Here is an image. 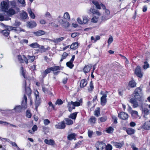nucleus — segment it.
Returning a JSON list of instances; mask_svg holds the SVG:
<instances>
[{
    "label": "nucleus",
    "instance_id": "1",
    "mask_svg": "<svg viewBox=\"0 0 150 150\" xmlns=\"http://www.w3.org/2000/svg\"><path fill=\"white\" fill-rule=\"evenodd\" d=\"M9 2L8 0L3 1L1 4V7L2 10L6 12L7 14L9 16H11L15 13V11L12 8H10L8 10L9 6Z\"/></svg>",
    "mask_w": 150,
    "mask_h": 150
},
{
    "label": "nucleus",
    "instance_id": "2",
    "mask_svg": "<svg viewBox=\"0 0 150 150\" xmlns=\"http://www.w3.org/2000/svg\"><path fill=\"white\" fill-rule=\"evenodd\" d=\"M6 30H4L2 31L3 34L5 36H8L9 33V31L11 30H14L15 32L17 33H20L21 31H25L24 29H21L20 28H16L15 27L7 26H6Z\"/></svg>",
    "mask_w": 150,
    "mask_h": 150
},
{
    "label": "nucleus",
    "instance_id": "3",
    "mask_svg": "<svg viewBox=\"0 0 150 150\" xmlns=\"http://www.w3.org/2000/svg\"><path fill=\"white\" fill-rule=\"evenodd\" d=\"M137 100L139 101V103L137 102L135 98H132L130 99L129 101L130 103L133 104L132 106L133 108H135L138 107H139L140 109L141 106H140V105L141 104H142V105H143L144 100L142 99Z\"/></svg>",
    "mask_w": 150,
    "mask_h": 150
},
{
    "label": "nucleus",
    "instance_id": "4",
    "mask_svg": "<svg viewBox=\"0 0 150 150\" xmlns=\"http://www.w3.org/2000/svg\"><path fill=\"white\" fill-rule=\"evenodd\" d=\"M92 3L96 6V8L97 9H101V6L104 10H105V14L108 15H110V12L109 10L106 9V7L105 5L103 4H101L100 5L99 4V3L96 1L93 0L92 1Z\"/></svg>",
    "mask_w": 150,
    "mask_h": 150
},
{
    "label": "nucleus",
    "instance_id": "5",
    "mask_svg": "<svg viewBox=\"0 0 150 150\" xmlns=\"http://www.w3.org/2000/svg\"><path fill=\"white\" fill-rule=\"evenodd\" d=\"M57 20L58 22L62 26L65 28H67L69 26V23L68 21L64 19V18L59 16L57 18Z\"/></svg>",
    "mask_w": 150,
    "mask_h": 150
},
{
    "label": "nucleus",
    "instance_id": "6",
    "mask_svg": "<svg viewBox=\"0 0 150 150\" xmlns=\"http://www.w3.org/2000/svg\"><path fill=\"white\" fill-rule=\"evenodd\" d=\"M142 89L140 87L136 88L133 93L134 98L136 99H142Z\"/></svg>",
    "mask_w": 150,
    "mask_h": 150
},
{
    "label": "nucleus",
    "instance_id": "7",
    "mask_svg": "<svg viewBox=\"0 0 150 150\" xmlns=\"http://www.w3.org/2000/svg\"><path fill=\"white\" fill-rule=\"evenodd\" d=\"M97 150H103L106 147L105 144L102 142H97L95 144Z\"/></svg>",
    "mask_w": 150,
    "mask_h": 150
},
{
    "label": "nucleus",
    "instance_id": "8",
    "mask_svg": "<svg viewBox=\"0 0 150 150\" xmlns=\"http://www.w3.org/2000/svg\"><path fill=\"white\" fill-rule=\"evenodd\" d=\"M100 94L102 95V96L100 98V104L101 105L104 106L106 104L107 101L106 97H107V94L106 93H103V91H101Z\"/></svg>",
    "mask_w": 150,
    "mask_h": 150
},
{
    "label": "nucleus",
    "instance_id": "9",
    "mask_svg": "<svg viewBox=\"0 0 150 150\" xmlns=\"http://www.w3.org/2000/svg\"><path fill=\"white\" fill-rule=\"evenodd\" d=\"M141 108L140 110L142 111V113L143 114V117L145 118H146V116L149 113L150 110L148 109L143 108V105H142V104L140 105Z\"/></svg>",
    "mask_w": 150,
    "mask_h": 150
},
{
    "label": "nucleus",
    "instance_id": "10",
    "mask_svg": "<svg viewBox=\"0 0 150 150\" xmlns=\"http://www.w3.org/2000/svg\"><path fill=\"white\" fill-rule=\"evenodd\" d=\"M26 83L27 82L25 81L23 83V87L25 89V93L29 96L31 94V91L29 86H27Z\"/></svg>",
    "mask_w": 150,
    "mask_h": 150
},
{
    "label": "nucleus",
    "instance_id": "11",
    "mask_svg": "<svg viewBox=\"0 0 150 150\" xmlns=\"http://www.w3.org/2000/svg\"><path fill=\"white\" fill-rule=\"evenodd\" d=\"M118 117L120 118L123 120H126L128 117L127 114L124 112H122L118 114Z\"/></svg>",
    "mask_w": 150,
    "mask_h": 150
},
{
    "label": "nucleus",
    "instance_id": "12",
    "mask_svg": "<svg viewBox=\"0 0 150 150\" xmlns=\"http://www.w3.org/2000/svg\"><path fill=\"white\" fill-rule=\"evenodd\" d=\"M27 98L25 95H24L23 100L22 102L21 106L22 108L24 109L27 108Z\"/></svg>",
    "mask_w": 150,
    "mask_h": 150
},
{
    "label": "nucleus",
    "instance_id": "13",
    "mask_svg": "<svg viewBox=\"0 0 150 150\" xmlns=\"http://www.w3.org/2000/svg\"><path fill=\"white\" fill-rule=\"evenodd\" d=\"M111 144L117 148H120L124 144L123 142H112Z\"/></svg>",
    "mask_w": 150,
    "mask_h": 150
},
{
    "label": "nucleus",
    "instance_id": "14",
    "mask_svg": "<svg viewBox=\"0 0 150 150\" xmlns=\"http://www.w3.org/2000/svg\"><path fill=\"white\" fill-rule=\"evenodd\" d=\"M51 67L52 71H53L54 75H57L59 72L60 69L59 66H54Z\"/></svg>",
    "mask_w": 150,
    "mask_h": 150
},
{
    "label": "nucleus",
    "instance_id": "15",
    "mask_svg": "<svg viewBox=\"0 0 150 150\" xmlns=\"http://www.w3.org/2000/svg\"><path fill=\"white\" fill-rule=\"evenodd\" d=\"M75 57L74 55H73L70 61L66 63L67 66L70 69H72L74 66V65L73 64V62L74 59Z\"/></svg>",
    "mask_w": 150,
    "mask_h": 150
},
{
    "label": "nucleus",
    "instance_id": "16",
    "mask_svg": "<svg viewBox=\"0 0 150 150\" xmlns=\"http://www.w3.org/2000/svg\"><path fill=\"white\" fill-rule=\"evenodd\" d=\"M135 74L139 77L142 78L143 76V74L141 72V69L139 67L137 66L135 71Z\"/></svg>",
    "mask_w": 150,
    "mask_h": 150
},
{
    "label": "nucleus",
    "instance_id": "17",
    "mask_svg": "<svg viewBox=\"0 0 150 150\" xmlns=\"http://www.w3.org/2000/svg\"><path fill=\"white\" fill-rule=\"evenodd\" d=\"M65 124L63 121L55 125V127L58 129H62L65 127Z\"/></svg>",
    "mask_w": 150,
    "mask_h": 150
},
{
    "label": "nucleus",
    "instance_id": "18",
    "mask_svg": "<svg viewBox=\"0 0 150 150\" xmlns=\"http://www.w3.org/2000/svg\"><path fill=\"white\" fill-rule=\"evenodd\" d=\"M130 114L133 119H136L138 117L139 119L141 117L139 116L138 112L136 110H133Z\"/></svg>",
    "mask_w": 150,
    "mask_h": 150
},
{
    "label": "nucleus",
    "instance_id": "19",
    "mask_svg": "<svg viewBox=\"0 0 150 150\" xmlns=\"http://www.w3.org/2000/svg\"><path fill=\"white\" fill-rule=\"evenodd\" d=\"M33 33L37 36H40L45 35V32L43 30H40L33 32Z\"/></svg>",
    "mask_w": 150,
    "mask_h": 150
},
{
    "label": "nucleus",
    "instance_id": "20",
    "mask_svg": "<svg viewBox=\"0 0 150 150\" xmlns=\"http://www.w3.org/2000/svg\"><path fill=\"white\" fill-rule=\"evenodd\" d=\"M143 127L145 130H149L150 129V120L145 122L143 126Z\"/></svg>",
    "mask_w": 150,
    "mask_h": 150
},
{
    "label": "nucleus",
    "instance_id": "21",
    "mask_svg": "<svg viewBox=\"0 0 150 150\" xmlns=\"http://www.w3.org/2000/svg\"><path fill=\"white\" fill-rule=\"evenodd\" d=\"M36 96V101L35 102V106L36 109L37 110V108L40 103V99L38 95H35Z\"/></svg>",
    "mask_w": 150,
    "mask_h": 150
},
{
    "label": "nucleus",
    "instance_id": "22",
    "mask_svg": "<svg viewBox=\"0 0 150 150\" xmlns=\"http://www.w3.org/2000/svg\"><path fill=\"white\" fill-rule=\"evenodd\" d=\"M27 23V26L31 28H32L35 27L37 25L36 23L34 21L28 22Z\"/></svg>",
    "mask_w": 150,
    "mask_h": 150
},
{
    "label": "nucleus",
    "instance_id": "23",
    "mask_svg": "<svg viewBox=\"0 0 150 150\" xmlns=\"http://www.w3.org/2000/svg\"><path fill=\"white\" fill-rule=\"evenodd\" d=\"M64 39V37H62L61 38L54 39L53 40H50V41L51 42H53L54 43H57L63 41Z\"/></svg>",
    "mask_w": 150,
    "mask_h": 150
},
{
    "label": "nucleus",
    "instance_id": "24",
    "mask_svg": "<svg viewBox=\"0 0 150 150\" xmlns=\"http://www.w3.org/2000/svg\"><path fill=\"white\" fill-rule=\"evenodd\" d=\"M87 84V81L86 79H83L81 80L80 83V86L81 88H83L86 86Z\"/></svg>",
    "mask_w": 150,
    "mask_h": 150
},
{
    "label": "nucleus",
    "instance_id": "25",
    "mask_svg": "<svg viewBox=\"0 0 150 150\" xmlns=\"http://www.w3.org/2000/svg\"><path fill=\"white\" fill-rule=\"evenodd\" d=\"M91 67L92 66L91 65L85 66L83 69L84 72L85 73L89 72L91 69Z\"/></svg>",
    "mask_w": 150,
    "mask_h": 150
},
{
    "label": "nucleus",
    "instance_id": "26",
    "mask_svg": "<svg viewBox=\"0 0 150 150\" xmlns=\"http://www.w3.org/2000/svg\"><path fill=\"white\" fill-rule=\"evenodd\" d=\"M44 142L46 144L49 145H54L55 144L54 141L52 139L48 140L47 139H45L44 140Z\"/></svg>",
    "mask_w": 150,
    "mask_h": 150
},
{
    "label": "nucleus",
    "instance_id": "27",
    "mask_svg": "<svg viewBox=\"0 0 150 150\" xmlns=\"http://www.w3.org/2000/svg\"><path fill=\"white\" fill-rule=\"evenodd\" d=\"M78 45L77 42L73 43L71 45L70 48L73 50H75L78 47Z\"/></svg>",
    "mask_w": 150,
    "mask_h": 150
},
{
    "label": "nucleus",
    "instance_id": "28",
    "mask_svg": "<svg viewBox=\"0 0 150 150\" xmlns=\"http://www.w3.org/2000/svg\"><path fill=\"white\" fill-rule=\"evenodd\" d=\"M126 131L128 134L131 135L134 133L135 130L134 129L131 128H129L126 130Z\"/></svg>",
    "mask_w": 150,
    "mask_h": 150
},
{
    "label": "nucleus",
    "instance_id": "29",
    "mask_svg": "<svg viewBox=\"0 0 150 150\" xmlns=\"http://www.w3.org/2000/svg\"><path fill=\"white\" fill-rule=\"evenodd\" d=\"M77 112H74L71 114L68 117L69 118L72 119L73 120H75L77 114Z\"/></svg>",
    "mask_w": 150,
    "mask_h": 150
},
{
    "label": "nucleus",
    "instance_id": "30",
    "mask_svg": "<svg viewBox=\"0 0 150 150\" xmlns=\"http://www.w3.org/2000/svg\"><path fill=\"white\" fill-rule=\"evenodd\" d=\"M110 18V17L109 15L105 14L102 16L101 20L102 21H105L109 19Z\"/></svg>",
    "mask_w": 150,
    "mask_h": 150
},
{
    "label": "nucleus",
    "instance_id": "31",
    "mask_svg": "<svg viewBox=\"0 0 150 150\" xmlns=\"http://www.w3.org/2000/svg\"><path fill=\"white\" fill-rule=\"evenodd\" d=\"M71 101L70 102H68L67 105V107L68 108V110L70 112L72 111L73 109H74L75 108H73L72 105L73 104L72 103Z\"/></svg>",
    "mask_w": 150,
    "mask_h": 150
},
{
    "label": "nucleus",
    "instance_id": "32",
    "mask_svg": "<svg viewBox=\"0 0 150 150\" xmlns=\"http://www.w3.org/2000/svg\"><path fill=\"white\" fill-rule=\"evenodd\" d=\"M64 19L67 21H68L70 20V16L68 12H65L64 15Z\"/></svg>",
    "mask_w": 150,
    "mask_h": 150
},
{
    "label": "nucleus",
    "instance_id": "33",
    "mask_svg": "<svg viewBox=\"0 0 150 150\" xmlns=\"http://www.w3.org/2000/svg\"><path fill=\"white\" fill-rule=\"evenodd\" d=\"M129 85L131 87H135L136 86V83L134 81L132 80L129 82Z\"/></svg>",
    "mask_w": 150,
    "mask_h": 150
},
{
    "label": "nucleus",
    "instance_id": "34",
    "mask_svg": "<svg viewBox=\"0 0 150 150\" xmlns=\"http://www.w3.org/2000/svg\"><path fill=\"white\" fill-rule=\"evenodd\" d=\"M66 124L67 125H71L73 124V121L69 118H66L65 119Z\"/></svg>",
    "mask_w": 150,
    "mask_h": 150
},
{
    "label": "nucleus",
    "instance_id": "35",
    "mask_svg": "<svg viewBox=\"0 0 150 150\" xmlns=\"http://www.w3.org/2000/svg\"><path fill=\"white\" fill-rule=\"evenodd\" d=\"M71 102L73 105H72L73 108H75V106H79L81 105L80 102H79L76 101L75 102H73L72 101H71Z\"/></svg>",
    "mask_w": 150,
    "mask_h": 150
},
{
    "label": "nucleus",
    "instance_id": "36",
    "mask_svg": "<svg viewBox=\"0 0 150 150\" xmlns=\"http://www.w3.org/2000/svg\"><path fill=\"white\" fill-rule=\"evenodd\" d=\"M29 46L32 48H37L39 47L40 45L37 42H35L30 44Z\"/></svg>",
    "mask_w": 150,
    "mask_h": 150
},
{
    "label": "nucleus",
    "instance_id": "37",
    "mask_svg": "<svg viewBox=\"0 0 150 150\" xmlns=\"http://www.w3.org/2000/svg\"><path fill=\"white\" fill-rule=\"evenodd\" d=\"M94 88L93 83L92 81H91L89 84V86L88 87V91L89 92H91Z\"/></svg>",
    "mask_w": 150,
    "mask_h": 150
},
{
    "label": "nucleus",
    "instance_id": "38",
    "mask_svg": "<svg viewBox=\"0 0 150 150\" xmlns=\"http://www.w3.org/2000/svg\"><path fill=\"white\" fill-rule=\"evenodd\" d=\"M27 58L29 62H32L34 60L35 57L34 56H31L28 55L27 56Z\"/></svg>",
    "mask_w": 150,
    "mask_h": 150
},
{
    "label": "nucleus",
    "instance_id": "39",
    "mask_svg": "<svg viewBox=\"0 0 150 150\" xmlns=\"http://www.w3.org/2000/svg\"><path fill=\"white\" fill-rule=\"evenodd\" d=\"M100 109L99 108H98L95 110L94 115L98 117L100 115Z\"/></svg>",
    "mask_w": 150,
    "mask_h": 150
},
{
    "label": "nucleus",
    "instance_id": "40",
    "mask_svg": "<svg viewBox=\"0 0 150 150\" xmlns=\"http://www.w3.org/2000/svg\"><path fill=\"white\" fill-rule=\"evenodd\" d=\"M76 136V134L75 133H72L69 134L67 137L68 139L69 140H71L74 138Z\"/></svg>",
    "mask_w": 150,
    "mask_h": 150
},
{
    "label": "nucleus",
    "instance_id": "41",
    "mask_svg": "<svg viewBox=\"0 0 150 150\" xmlns=\"http://www.w3.org/2000/svg\"><path fill=\"white\" fill-rule=\"evenodd\" d=\"M98 20V17H96L95 16H94L91 19V21L92 22L96 23H97Z\"/></svg>",
    "mask_w": 150,
    "mask_h": 150
},
{
    "label": "nucleus",
    "instance_id": "42",
    "mask_svg": "<svg viewBox=\"0 0 150 150\" xmlns=\"http://www.w3.org/2000/svg\"><path fill=\"white\" fill-rule=\"evenodd\" d=\"M22 107L20 105H18L15 107L13 109V110H15L16 112H19L21 111Z\"/></svg>",
    "mask_w": 150,
    "mask_h": 150
},
{
    "label": "nucleus",
    "instance_id": "43",
    "mask_svg": "<svg viewBox=\"0 0 150 150\" xmlns=\"http://www.w3.org/2000/svg\"><path fill=\"white\" fill-rule=\"evenodd\" d=\"M42 91L46 94H49L50 93L49 89L46 87H42Z\"/></svg>",
    "mask_w": 150,
    "mask_h": 150
},
{
    "label": "nucleus",
    "instance_id": "44",
    "mask_svg": "<svg viewBox=\"0 0 150 150\" xmlns=\"http://www.w3.org/2000/svg\"><path fill=\"white\" fill-rule=\"evenodd\" d=\"M113 128L111 127H110L107 129L106 132L108 133H112L113 132Z\"/></svg>",
    "mask_w": 150,
    "mask_h": 150
},
{
    "label": "nucleus",
    "instance_id": "45",
    "mask_svg": "<svg viewBox=\"0 0 150 150\" xmlns=\"http://www.w3.org/2000/svg\"><path fill=\"white\" fill-rule=\"evenodd\" d=\"M21 17L23 19H25L28 16L27 13L25 12H22L21 15Z\"/></svg>",
    "mask_w": 150,
    "mask_h": 150
},
{
    "label": "nucleus",
    "instance_id": "46",
    "mask_svg": "<svg viewBox=\"0 0 150 150\" xmlns=\"http://www.w3.org/2000/svg\"><path fill=\"white\" fill-rule=\"evenodd\" d=\"M89 121L91 124H94L96 121V118L92 116L90 118Z\"/></svg>",
    "mask_w": 150,
    "mask_h": 150
},
{
    "label": "nucleus",
    "instance_id": "47",
    "mask_svg": "<svg viewBox=\"0 0 150 150\" xmlns=\"http://www.w3.org/2000/svg\"><path fill=\"white\" fill-rule=\"evenodd\" d=\"M68 55V54L66 52H64L62 56V59H61L60 61L62 62L63 61V59H65Z\"/></svg>",
    "mask_w": 150,
    "mask_h": 150
},
{
    "label": "nucleus",
    "instance_id": "48",
    "mask_svg": "<svg viewBox=\"0 0 150 150\" xmlns=\"http://www.w3.org/2000/svg\"><path fill=\"white\" fill-rule=\"evenodd\" d=\"M17 58L20 62L22 63H24V60L22 58L21 56V55L17 56Z\"/></svg>",
    "mask_w": 150,
    "mask_h": 150
},
{
    "label": "nucleus",
    "instance_id": "49",
    "mask_svg": "<svg viewBox=\"0 0 150 150\" xmlns=\"http://www.w3.org/2000/svg\"><path fill=\"white\" fill-rule=\"evenodd\" d=\"M83 23H84L86 24L87 23L88 21V18L86 16H83Z\"/></svg>",
    "mask_w": 150,
    "mask_h": 150
},
{
    "label": "nucleus",
    "instance_id": "50",
    "mask_svg": "<svg viewBox=\"0 0 150 150\" xmlns=\"http://www.w3.org/2000/svg\"><path fill=\"white\" fill-rule=\"evenodd\" d=\"M149 64L146 62H145L144 63V65L143 66V68L144 69H147L149 67Z\"/></svg>",
    "mask_w": 150,
    "mask_h": 150
},
{
    "label": "nucleus",
    "instance_id": "51",
    "mask_svg": "<svg viewBox=\"0 0 150 150\" xmlns=\"http://www.w3.org/2000/svg\"><path fill=\"white\" fill-rule=\"evenodd\" d=\"M107 119L106 117H103L99 118L101 122H104Z\"/></svg>",
    "mask_w": 150,
    "mask_h": 150
},
{
    "label": "nucleus",
    "instance_id": "52",
    "mask_svg": "<svg viewBox=\"0 0 150 150\" xmlns=\"http://www.w3.org/2000/svg\"><path fill=\"white\" fill-rule=\"evenodd\" d=\"M93 131L89 130L88 131V137L90 138H91L92 137V135L93 134Z\"/></svg>",
    "mask_w": 150,
    "mask_h": 150
},
{
    "label": "nucleus",
    "instance_id": "53",
    "mask_svg": "<svg viewBox=\"0 0 150 150\" xmlns=\"http://www.w3.org/2000/svg\"><path fill=\"white\" fill-rule=\"evenodd\" d=\"M112 118L113 121V122L115 124H117V117L114 116H112Z\"/></svg>",
    "mask_w": 150,
    "mask_h": 150
},
{
    "label": "nucleus",
    "instance_id": "54",
    "mask_svg": "<svg viewBox=\"0 0 150 150\" xmlns=\"http://www.w3.org/2000/svg\"><path fill=\"white\" fill-rule=\"evenodd\" d=\"M63 103V102L62 100L61 99H58L57 100L55 103V104L56 105H60L62 104Z\"/></svg>",
    "mask_w": 150,
    "mask_h": 150
},
{
    "label": "nucleus",
    "instance_id": "55",
    "mask_svg": "<svg viewBox=\"0 0 150 150\" xmlns=\"http://www.w3.org/2000/svg\"><path fill=\"white\" fill-rule=\"evenodd\" d=\"M45 125H48L49 123H50V120L48 119H45L43 121Z\"/></svg>",
    "mask_w": 150,
    "mask_h": 150
},
{
    "label": "nucleus",
    "instance_id": "56",
    "mask_svg": "<svg viewBox=\"0 0 150 150\" xmlns=\"http://www.w3.org/2000/svg\"><path fill=\"white\" fill-rule=\"evenodd\" d=\"M21 74H22V75H23V77L25 78H26V77L25 76V72H24V71H23V67H22L21 68Z\"/></svg>",
    "mask_w": 150,
    "mask_h": 150
},
{
    "label": "nucleus",
    "instance_id": "57",
    "mask_svg": "<svg viewBox=\"0 0 150 150\" xmlns=\"http://www.w3.org/2000/svg\"><path fill=\"white\" fill-rule=\"evenodd\" d=\"M113 39L112 36H110L108 40V44H110L113 41Z\"/></svg>",
    "mask_w": 150,
    "mask_h": 150
},
{
    "label": "nucleus",
    "instance_id": "58",
    "mask_svg": "<svg viewBox=\"0 0 150 150\" xmlns=\"http://www.w3.org/2000/svg\"><path fill=\"white\" fill-rule=\"evenodd\" d=\"M105 147L106 150H112V147L110 144H108L107 146H106Z\"/></svg>",
    "mask_w": 150,
    "mask_h": 150
},
{
    "label": "nucleus",
    "instance_id": "59",
    "mask_svg": "<svg viewBox=\"0 0 150 150\" xmlns=\"http://www.w3.org/2000/svg\"><path fill=\"white\" fill-rule=\"evenodd\" d=\"M24 62H25L26 64L28 63V58L26 57L25 55L23 56Z\"/></svg>",
    "mask_w": 150,
    "mask_h": 150
},
{
    "label": "nucleus",
    "instance_id": "60",
    "mask_svg": "<svg viewBox=\"0 0 150 150\" xmlns=\"http://www.w3.org/2000/svg\"><path fill=\"white\" fill-rule=\"evenodd\" d=\"M51 71H52V70L51 69V67H50V68H47L46 70H45L44 72H45V74H47L50 73Z\"/></svg>",
    "mask_w": 150,
    "mask_h": 150
},
{
    "label": "nucleus",
    "instance_id": "61",
    "mask_svg": "<svg viewBox=\"0 0 150 150\" xmlns=\"http://www.w3.org/2000/svg\"><path fill=\"white\" fill-rule=\"evenodd\" d=\"M26 116L28 118H30L31 117V114L29 111L27 110L26 112Z\"/></svg>",
    "mask_w": 150,
    "mask_h": 150
},
{
    "label": "nucleus",
    "instance_id": "62",
    "mask_svg": "<svg viewBox=\"0 0 150 150\" xmlns=\"http://www.w3.org/2000/svg\"><path fill=\"white\" fill-rule=\"evenodd\" d=\"M11 18H8L7 19H4V17L1 15H0V21H3L4 20H10Z\"/></svg>",
    "mask_w": 150,
    "mask_h": 150
},
{
    "label": "nucleus",
    "instance_id": "63",
    "mask_svg": "<svg viewBox=\"0 0 150 150\" xmlns=\"http://www.w3.org/2000/svg\"><path fill=\"white\" fill-rule=\"evenodd\" d=\"M97 10L93 8H91L90 10V12L91 13H92L93 14H95V13Z\"/></svg>",
    "mask_w": 150,
    "mask_h": 150
},
{
    "label": "nucleus",
    "instance_id": "64",
    "mask_svg": "<svg viewBox=\"0 0 150 150\" xmlns=\"http://www.w3.org/2000/svg\"><path fill=\"white\" fill-rule=\"evenodd\" d=\"M81 141H79L78 142L77 144H76L75 146V148H78L79 147L80 145H81Z\"/></svg>",
    "mask_w": 150,
    "mask_h": 150
}]
</instances>
